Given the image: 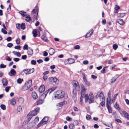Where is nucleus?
Wrapping results in <instances>:
<instances>
[{"label": "nucleus", "mask_w": 129, "mask_h": 129, "mask_svg": "<svg viewBox=\"0 0 129 129\" xmlns=\"http://www.w3.org/2000/svg\"><path fill=\"white\" fill-rule=\"evenodd\" d=\"M40 110V108L39 107H37L34 110L30 112L27 115L26 119L25 120V124H27L33 116L36 115L38 113Z\"/></svg>", "instance_id": "1"}, {"label": "nucleus", "mask_w": 129, "mask_h": 129, "mask_svg": "<svg viewBox=\"0 0 129 129\" xmlns=\"http://www.w3.org/2000/svg\"><path fill=\"white\" fill-rule=\"evenodd\" d=\"M54 97L56 99H59L64 97L65 99L68 98L67 94L61 90H58L54 93Z\"/></svg>", "instance_id": "2"}, {"label": "nucleus", "mask_w": 129, "mask_h": 129, "mask_svg": "<svg viewBox=\"0 0 129 129\" xmlns=\"http://www.w3.org/2000/svg\"><path fill=\"white\" fill-rule=\"evenodd\" d=\"M39 12V7L36 6L31 11V15H38Z\"/></svg>", "instance_id": "3"}, {"label": "nucleus", "mask_w": 129, "mask_h": 129, "mask_svg": "<svg viewBox=\"0 0 129 129\" xmlns=\"http://www.w3.org/2000/svg\"><path fill=\"white\" fill-rule=\"evenodd\" d=\"M49 82H54L56 84H58L59 83V80L56 77H53L49 78Z\"/></svg>", "instance_id": "4"}, {"label": "nucleus", "mask_w": 129, "mask_h": 129, "mask_svg": "<svg viewBox=\"0 0 129 129\" xmlns=\"http://www.w3.org/2000/svg\"><path fill=\"white\" fill-rule=\"evenodd\" d=\"M32 84L31 80H29L25 84V90H27L31 86Z\"/></svg>", "instance_id": "5"}, {"label": "nucleus", "mask_w": 129, "mask_h": 129, "mask_svg": "<svg viewBox=\"0 0 129 129\" xmlns=\"http://www.w3.org/2000/svg\"><path fill=\"white\" fill-rule=\"evenodd\" d=\"M80 87L81 89L80 91L81 94H83L84 95L85 93L86 89L84 85L82 84H80Z\"/></svg>", "instance_id": "6"}, {"label": "nucleus", "mask_w": 129, "mask_h": 129, "mask_svg": "<svg viewBox=\"0 0 129 129\" xmlns=\"http://www.w3.org/2000/svg\"><path fill=\"white\" fill-rule=\"evenodd\" d=\"M25 71H26V72H25V73L26 74H29L31 73H33L34 71V68H32L31 69H25Z\"/></svg>", "instance_id": "7"}, {"label": "nucleus", "mask_w": 129, "mask_h": 129, "mask_svg": "<svg viewBox=\"0 0 129 129\" xmlns=\"http://www.w3.org/2000/svg\"><path fill=\"white\" fill-rule=\"evenodd\" d=\"M16 26L17 28L19 29H24V23H22L21 25H20L19 24H16Z\"/></svg>", "instance_id": "8"}, {"label": "nucleus", "mask_w": 129, "mask_h": 129, "mask_svg": "<svg viewBox=\"0 0 129 129\" xmlns=\"http://www.w3.org/2000/svg\"><path fill=\"white\" fill-rule=\"evenodd\" d=\"M82 75L83 76V80L85 82V84L88 86H89L90 85V83L88 81L86 78L85 74L84 73H83Z\"/></svg>", "instance_id": "9"}, {"label": "nucleus", "mask_w": 129, "mask_h": 129, "mask_svg": "<svg viewBox=\"0 0 129 129\" xmlns=\"http://www.w3.org/2000/svg\"><path fill=\"white\" fill-rule=\"evenodd\" d=\"M25 21L27 22H29L31 20V17L29 15H27L26 12H25Z\"/></svg>", "instance_id": "10"}, {"label": "nucleus", "mask_w": 129, "mask_h": 129, "mask_svg": "<svg viewBox=\"0 0 129 129\" xmlns=\"http://www.w3.org/2000/svg\"><path fill=\"white\" fill-rule=\"evenodd\" d=\"M93 32V30L92 29L89 32L86 33L85 36L86 38H88L92 34Z\"/></svg>", "instance_id": "11"}, {"label": "nucleus", "mask_w": 129, "mask_h": 129, "mask_svg": "<svg viewBox=\"0 0 129 129\" xmlns=\"http://www.w3.org/2000/svg\"><path fill=\"white\" fill-rule=\"evenodd\" d=\"M49 119V117L45 116L41 120L43 122L44 124H46L47 123V122Z\"/></svg>", "instance_id": "12"}, {"label": "nucleus", "mask_w": 129, "mask_h": 129, "mask_svg": "<svg viewBox=\"0 0 129 129\" xmlns=\"http://www.w3.org/2000/svg\"><path fill=\"white\" fill-rule=\"evenodd\" d=\"M108 101L107 100V103L106 104V106L108 109L109 112L110 113H112V110L110 106V105L108 103Z\"/></svg>", "instance_id": "13"}, {"label": "nucleus", "mask_w": 129, "mask_h": 129, "mask_svg": "<svg viewBox=\"0 0 129 129\" xmlns=\"http://www.w3.org/2000/svg\"><path fill=\"white\" fill-rule=\"evenodd\" d=\"M27 54L28 55H32L33 53V49L29 47L28 49L27 50Z\"/></svg>", "instance_id": "14"}, {"label": "nucleus", "mask_w": 129, "mask_h": 129, "mask_svg": "<svg viewBox=\"0 0 129 129\" xmlns=\"http://www.w3.org/2000/svg\"><path fill=\"white\" fill-rule=\"evenodd\" d=\"M45 87L44 85H41L39 88V91L41 93L43 92L45 90Z\"/></svg>", "instance_id": "15"}, {"label": "nucleus", "mask_w": 129, "mask_h": 129, "mask_svg": "<svg viewBox=\"0 0 129 129\" xmlns=\"http://www.w3.org/2000/svg\"><path fill=\"white\" fill-rule=\"evenodd\" d=\"M97 94L99 95V97H100V99H102V100H105V97L102 92H99L97 93Z\"/></svg>", "instance_id": "16"}, {"label": "nucleus", "mask_w": 129, "mask_h": 129, "mask_svg": "<svg viewBox=\"0 0 129 129\" xmlns=\"http://www.w3.org/2000/svg\"><path fill=\"white\" fill-rule=\"evenodd\" d=\"M122 113L124 115V117L127 119L129 120V115L128 113L124 110H123L122 111Z\"/></svg>", "instance_id": "17"}, {"label": "nucleus", "mask_w": 129, "mask_h": 129, "mask_svg": "<svg viewBox=\"0 0 129 129\" xmlns=\"http://www.w3.org/2000/svg\"><path fill=\"white\" fill-rule=\"evenodd\" d=\"M67 61H68V64H71L73 63L74 62V60L72 58H70L67 59Z\"/></svg>", "instance_id": "18"}, {"label": "nucleus", "mask_w": 129, "mask_h": 129, "mask_svg": "<svg viewBox=\"0 0 129 129\" xmlns=\"http://www.w3.org/2000/svg\"><path fill=\"white\" fill-rule=\"evenodd\" d=\"M2 82L4 86H6L7 85L8 82L7 79H3L2 81Z\"/></svg>", "instance_id": "19"}, {"label": "nucleus", "mask_w": 129, "mask_h": 129, "mask_svg": "<svg viewBox=\"0 0 129 129\" xmlns=\"http://www.w3.org/2000/svg\"><path fill=\"white\" fill-rule=\"evenodd\" d=\"M32 96L34 99H36L38 98L37 94L35 92L32 93Z\"/></svg>", "instance_id": "20"}, {"label": "nucleus", "mask_w": 129, "mask_h": 129, "mask_svg": "<svg viewBox=\"0 0 129 129\" xmlns=\"http://www.w3.org/2000/svg\"><path fill=\"white\" fill-rule=\"evenodd\" d=\"M16 73V72L15 70L14 69H11L10 72L9 73V74L10 76H11L12 75H12H14Z\"/></svg>", "instance_id": "21"}, {"label": "nucleus", "mask_w": 129, "mask_h": 129, "mask_svg": "<svg viewBox=\"0 0 129 129\" xmlns=\"http://www.w3.org/2000/svg\"><path fill=\"white\" fill-rule=\"evenodd\" d=\"M78 82L77 81H74L73 82H72V84L74 86H75V87H79V84H77Z\"/></svg>", "instance_id": "22"}, {"label": "nucleus", "mask_w": 129, "mask_h": 129, "mask_svg": "<svg viewBox=\"0 0 129 129\" xmlns=\"http://www.w3.org/2000/svg\"><path fill=\"white\" fill-rule=\"evenodd\" d=\"M16 103V99L15 98H13L11 101V103L12 105L14 106Z\"/></svg>", "instance_id": "23"}, {"label": "nucleus", "mask_w": 129, "mask_h": 129, "mask_svg": "<svg viewBox=\"0 0 129 129\" xmlns=\"http://www.w3.org/2000/svg\"><path fill=\"white\" fill-rule=\"evenodd\" d=\"M117 22L119 23L121 25H123L124 23L123 21V20L122 19H120L118 20L117 21Z\"/></svg>", "instance_id": "24"}, {"label": "nucleus", "mask_w": 129, "mask_h": 129, "mask_svg": "<svg viewBox=\"0 0 129 129\" xmlns=\"http://www.w3.org/2000/svg\"><path fill=\"white\" fill-rule=\"evenodd\" d=\"M47 93L48 92H47V91H46L44 93L42 94L41 95V98L43 99H44L45 98V97Z\"/></svg>", "instance_id": "25"}, {"label": "nucleus", "mask_w": 129, "mask_h": 129, "mask_svg": "<svg viewBox=\"0 0 129 129\" xmlns=\"http://www.w3.org/2000/svg\"><path fill=\"white\" fill-rule=\"evenodd\" d=\"M49 51L51 54L50 53V55H52L55 52V50L52 48H51L49 49Z\"/></svg>", "instance_id": "26"}, {"label": "nucleus", "mask_w": 129, "mask_h": 129, "mask_svg": "<svg viewBox=\"0 0 129 129\" xmlns=\"http://www.w3.org/2000/svg\"><path fill=\"white\" fill-rule=\"evenodd\" d=\"M32 33L33 36L35 37H36L37 35V32L36 30L33 29Z\"/></svg>", "instance_id": "27"}, {"label": "nucleus", "mask_w": 129, "mask_h": 129, "mask_svg": "<svg viewBox=\"0 0 129 129\" xmlns=\"http://www.w3.org/2000/svg\"><path fill=\"white\" fill-rule=\"evenodd\" d=\"M65 104V102L63 101V102L59 103L58 104L57 106L58 107H60L62 106Z\"/></svg>", "instance_id": "28"}, {"label": "nucleus", "mask_w": 129, "mask_h": 129, "mask_svg": "<svg viewBox=\"0 0 129 129\" xmlns=\"http://www.w3.org/2000/svg\"><path fill=\"white\" fill-rule=\"evenodd\" d=\"M84 98L85 99V103H87L89 100V97L87 94H85Z\"/></svg>", "instance_id": "29"}, {"label": "nucleus", "mask_w": 129, "mask_h": 129, "mask_svg": "<svg viewBox=\"0 0 129 129\" xmlns=\"http://www.w3.org/2000/svg\"><path fill=\"white\" fill-rule=\"evenodd\" d=\"M35 123H34L33 121L31 122L30 123H29L28 125V126L30 128H31L33 127V126H34V125L35 124Z\"/></svg>", "instance_id": "30"}, {"label": "nucleus", "mask_w": 129, "mask_h": 129, "mask_svg": "<svg viewBox=\"0 0 129 129\" xmlns=\"http://www.w3.org/2000/svg\"><path fill=\"white\" fill-rule=\"evenodd\" d=\"M43 103V100L42 99H39L37 101V105H40Z\"/></svg>", "instance_id": "31"}, {"label": "nucleus", "mask_w": 129, "mask_h": 129, "mask_svg": "<svg viewBox=\"0 0 129 129\" xmlns=\"http://www.w3.org/2000/svg\"><path fill=\"white\" fill-rule=\"evenodd\" d=\"M32 18L33 19V22H34V21L37 20H38V15H32Z\"/></svg>", "instance_id": "32"}, {"label": "nucleus", "mask_w": 129, "mask_h": 129, "mask_svg": "<svg viewBox=\"0 0 129 129\" xmlns=\"http://www.w3.org/2000/svg\"><path fill=\"white\" fill-rule=\"evenodd\" d=\"M55 89L53 88H52L49 89L46 91L48 92V93H49V94H50Z\"/></svg>", "instance_id": "33"}, {"label": "nucleus", "mask_w": 129, "mask_h": 129, "mask_svg": "<svg viewBox=\"0 0 129 129\" xmlns=\"http://www.w3.org/2000/svg\"><path fill=\"white\" fill-rule=\"evenodd\" d=\"M43 124H44L43 121L41 120V121L37 124V128H38L40 126Z\"/></svg>", "instance_id": "34"}, {"label": "nucleus", "mask_w": 129, "mask_h": 129, "mask_svg": "<svg viewBox=\"0 0 129 129\" xmlns=\"http://www.w3.org/2000/svg\"><path fill=\"white\" fill-rule=\"evenodd\" d=\"M24 123L23 122L19 126L20 129H24Z\"/></svg>", "instance_id": "35"}, {"label": "nucleus", "mask_w": 129, "mask_h": 129, "mask_svg": "<svg viewBox=\"0 0 129 129\" xmlns=\"http://www.w3.org/2000/svg\"><path fill=\"white\" fill-rule=\"evenodd\" d=\"M108 67L106 66L103 68L102 70L101 71V72L103 74H104L105 73V71L106 70V68H107Z\"/></svg>", "instance_id": "36"}, {"label": "nucleus", "mask_w": 129, "mask_h": 129, "mask_svg": "<svg viewBox=\"0 0 129 129\" xmlns=\"http://www.w3.org/2000/svg\"><path fill=\"white\" fill-rule=\"evenodd\" d=\"M73 98H76L77 93L76 91H74V90H73Z\"/></svg>", "instance_id": "37"}, {"label": "nucleus", "mask_w": 129, "mask_h": 129, "mask_svg": "<svg viewBox=\"0 0 129 129\" xmlns=\"http://www.w3.org/2000/svg\"><path fill=\"white\" fill-rule=\"evenodd\" d=\"M105 100H102V102L100 103V104L103 107H104L105 106Z\"/></svg>", "instance_id": "38"}, {"label": "nucleus", "mask_w": 129, "mask_h": 129, "mask_svg": "<svg viewBox=\"0 0 129 129\" xmlns=\"http://www.w3.org/2000/svg\"><path fill=\"white\" fill-rule=\"evenodd\" d=\"M39 120V118L37 117H36L35 119L33 120V121L35 123V124H36V123H37L38 121Z\"/></svg>", "instance_id": "39"}, {"label": "nucleus", "mask_w": 129, "mask_h": 129, "mask_svg": "<svg viewBox=\"0 0 129 129\" xmlns=\"http://www.w3.org/2000/svg\"><path fill=\"white\" fill-rule=\"evenodd\" d=\"M23 81V79L19 78L17 80V82L18 83L20 84Z\"/></svg>", "instance_id": "40"}, {"label": "nucleus", "mask_w": 129, "mask_h": 129, "mask_svg": "<svg viewBox=\"0 0 129 129\" xmlns=\"http://www.w3.org/2000/svg\"><path fill=\"white\" fill-rule=\"evenodd\" d=\"M116 79L115 77H113L111 81V83H114Z\"/></svg>", "instance_id": "41"}, {"label": "nucleus", "mask_w": 129, "mask_h": 129, "mask_svg": "<svg viewBox=\"0 0 129 129\" xmlns=\"http://www.w3.org/2000/svg\"><path fill=\"white\" fill-rule=\"evenodd\" d=\"M94 98H89V101L88 102L89 104H90L91 103H94Z\"/></svg>", "instance_id": "42"}, {"label": "nucleus", "mask_w": 129, "mask_h": 129, "mask_svg": "<svg viewBox=\"0 0 129 129\" xmlns=\"http://www.w3.org/2000/svg\"><path fill=\"white\" fill-rule=\"evenodd\" d=\"M0 107L1 109L3 110H5L6 109V106L4 104L1 105L0 106Z\"/></svg>", "instance_id": "43"}, {"label": "nucleus", "mask_w": 129, "mask_h": 129, "mask_svg": "<svg viewBox=\"0 0 129 129\" xmlns=\"http://www.w3.org/2000/svg\"><path fill=\"white\" fill-rule=\"evenodd\" d=\"M89 98H94L93 93L92 92H90L89 94Z\"/></svg>", "instance_id": "44"}, {"label": "nucleus", "mask_w": 129, "mask_h": 129, "mask_svg": "<svg viewBox=\"0 0 129 129\" xmlns=\"http://www.w3.org/2000/svg\"><path fill=\"white\" fill-rule=\"evenodd\" d=\"M19 102L21 103H23L24 102V99L23 98H20L19 99Z\"/></svg>", "instance_id": "45"}, {"label": "nucleus", "mask_w": 129, "mask_h": 129, "mask_svg": "<svg viewBox=\"0 0 129 129\" xmlns=\"http://www.w3.org/2000/svg\"><path fill=\"white\" fill-rule=\"evenodd\" d=\"M91 118V116L89 115H87L86 116V119L88 120H89Z\"/></svg>", "instance_id": "46"}, {"label": "nucleus", "mask_w": 129, "mask_h": 129, "mask_svg": "<svg viewBox=\"0 0 129 129\" xmlns=\"http://www.w3.org/2000/svg\"><path fill=\"white\" fill-rule=\"evenodd\" d=\"M113 48L114 50H116L118 48V45L116 44H114L113 46Z\"/></svg>", "instance_id": "47"}, {"label": "nucleus", "mask_w": 129, "mask_h": 129, "mask_svg": "<svg viewBox=\"0 0 129 129\" xmlns=\"http://www.w3.org/2000/svg\"><path fill=\"white\" fill-rule=\"evenodd\" d=\"M16 42L17 44H19L20 42V39L18 38L16 40Z\"/></svg>", "instance_id": "48"}, {"label": "nucleus", "mask_w": 129, "mask_h": 129, "mask_svg": "<svg viewBox=\"0 0 129 129\" xmlns=\"http://www.w3.org/2000/svg\"><path fill=\"white\" fill-rule=\"evenodd\" d=\"M31 64L32 65H35L36 64V60H33L31 61Z\"/></svg>", "instance_id": "49"}, {"label": "nucleus", "mask_w": 129, "mask_h": 129, "mask_svg": "<svg viewBox=\"0 0 129 129\" xmlns=\"http://www.w3.org/2000/svg\"><path fill=\"white\" fill-rule=\"evenodd\" d=\"M115 121L116 122H117L118 123H122V121L119 119L118 118H116L115 119Z\"/></svg>", "instance_id": "50"}, {"label": "nucleus", "mask_w": 129, "mask_h": 129, "mask_svg": "<svg viewBox=\"0 0 129 129\" xmlns=\"http://www.w3.org/2000/svg\"><path fill=\"white\" fill-rule=\"evenodd\" d=\"M66 119L68 121H71L72 120V118L69 116H67L66 117Z\"/></svg>", "instance_id": "51"}, {"label": "nucleus", "mask_w": 129, "mask_h": 129, "mask_svg": "<svg viewBox=\"0 0 129 129\" xmlns=\"http://www.w3.org/2000/svg\"><path fill=\"white\" fill-rule=\"evenodd\" d=\"M75 127V125L73 124H71L70 125L69 128L70 129H73Z\"/></svg>", "instance_id": "52"}, {"label": "nucleus", "mask_w": 129, "mask_h": 129, "mask_svg": "<svg viewBox=\"0 0 129 129\" xmlns=\"http://www.w3.org/2000/svg\"><path fill=\"white\" fill-rule=\"evenodd\" d=\"M2 32L5 34H7V32L3 28H2L1 29Z\"/></svg>", "instance_id": "53"}, {"label": "nucleus", "mask_w": 129, "mask_h": 129, "mask_svg": "<svg viewBox=\"0 0 129 129\" xmlns=\"http://www.w3.org/2000/svg\"><path fill=\"white\" fill-rule=\"evenodd\" d=\"M80 46L78 45L75 46L74 47V48L75 49H80Z\"/></svg>", "instance_id": "54"}, {"label": "nucleus", "mask_w": 129, "mask_h": 129, "mask_svg": "<svg viewBox=\"0 0 129 129\" xmlns=\"http://www.w3.org/2000/svg\"><path fill=\"white\" fill-rule=\"evenodd\" d=\"M13 46V44L11 43H8L7 45V46L8 47H12Z\"/></svg>", "instance_id": "55"}, {"label": "nucleus", "mask_w": 129, "mask_h": 129, "mask_svg": "<svg viewBox=\"0 0 129 129\" xmlns=\"http://www.w3.org/2000/svg\"><path fill=\"white\" fill-rule=\"evenodd\" d=\"M43 55L45 56H46L48 55V53L46 51H44L43 52Z\"/></svg>", "instance_id": "56"}, {"label": "nucleus", "mask_w": 129, "mask_h": 129, "mask_svg": "<svg viewBox=\"0 0 129 129\" xmlns=\"http://www.w3.org/2000/svg\"><path fill=\"white\" fill-rule=\"evenodd\" d=\"M22 110V108L21 106H18L17 108V110L18 112H20Z\"/></svg>", "instance_id": "57"}, {"label": "nucleus", "mask_w": 129, "mask_h": 129, "mask_svg": "<svg viewBox=\"0 0 129 129\" xmlns=\"http://www.w3.org/2000/svg\"><path fill=\"white\" fill-rule=\"evenodd\" d=\"M11 86H7L6 87L5 90L6 92H8Z\"/></svg>", "instance_id": "58"}, {"label": "nucleus", "mask_w": 129, "mask_h": 129, "mask_svg": "<svg viewBox=\"0 0 129 129\" xmlns=\"http://www.w3.org/2000/svg\"><path fill=\"white\" fill-rule=\"evenodd\" d=\"M6 60L9 61H11V59L8 56H7L6 57Z\"/></svg>", "instance_id": "59"}, {"label": "nucleus", "mask_w": 129, "mask_h": 129, "mask_svg": "<svg viewBox=\"0 0 129 129\" xmlns=\"http://www.w3.org/2000/svg\"><path fill=\"white\" fill-rule=\"evenodd\" d=\"M120 7L118 5H116L115 6V9L116 10H117L120 9Z\"/></svg>", "instance_id": "60"}, {"label": "nucleus", "mask_w": 129, "mask_h": 129, "mask_svg": "<svg viewBox=\"0 0 129 129\" xmlns=\"http://www.w3.org/2000/svg\"><path fill=\"white\" fill-rule=\"evenodd\" d=\"M37 61L39 64L43 62V60L41 59L37 60Z\"/></svg>", "instance_id": "61"}, {"label": "nucleus", "mask_w": 129, "mask_h": 129, "mask_svg": "<svg viewBox=\"0 0 129 129\" xmlns=\"http://www.w3.org/2000/svg\"><path fill=\"white\" fill-rule=\"evenodd\" d=\"M42 39L45 41L46 42H47L48 40L46 39V37L45 36H43V38H42Z\"/></svg>", "instance_id": "62"}, {"label": "nucleus", "mask_w": 129, "mask_h": 129, "mask_svg": "<svg viewBox=\"0 0 129 129\" xmlns=\"http://www.w3.org/2000/svg\"><path fill=\"white\" fill-rule=\"evenodd\" d=\"M19 13H20L23 17H24V12L23 11H20L19 12Z\"/></svg>", "instance_id": "63"}, {"label": "nucleus", "mask_w": 129, "mask_h": 129, "mask_svg": "<svg viewBox=\"0 0 129 129\" xmlns=\"http://www.w3.org/2000/svg\"><path fill=\"white\" fill-rule=\"evenodd\" d=\"M0 67L2 68H5L6 67V66L5 65L2 64L0 65Z\"/></svg>", "instance_id": "64"}]
</instances>
